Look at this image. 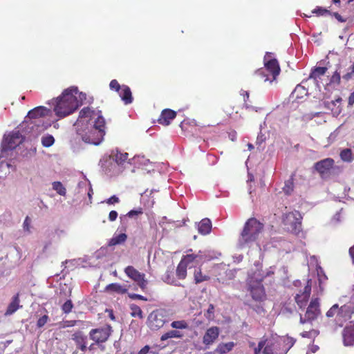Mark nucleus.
<instances>
[{"label": "nucleus", "instance_id": "1", "mask_svg": "<svg viewBox=\"0 0 354 354\" xmlns=\"http://www.w3.org/2000/svg\"><path fill=\"white\" fill-rule=\"evenodd\" d=\"M78 93L77 87L72 86L65 89L62 95L57 99L54 108L55 114L62 118L73 113L80 106L76 97Z\"/></svg>", "mask_w": 354, "mask_h": 354}, {"label": "nucleus", "instance_id": "2", "mask_svg": "<svg viewBox=\"0 0 354 354\" xmlns=\"http://www.w3.org/2000/svg\"><path fill=\"white\" fill-rule=\"evenodd\" d=\"M263 227V224L257 218L252 217L248 219L239 237L237 247L239 249L250 248L258 240Z\"/></svg>", "mask_w": 354, "mask_h": 354}, {"label": "nucleus", "instance_id": "3", "mask_svg": "<svg viewBox=\"0 0 354 354\" xmlns=\"http://www.w3.org/2000/svg\"><path fill=\"white\" fill-rule=\"evenodd\" d=\"M353 314L354 306L351 303H347L341 306L335 304L326 313V317L330 322L332 329L337 330L350 320Z\"/></svg>", "mask_w": 354, "mask_h": 354}, {"label": "nucleus", "instance_id": "4", "mask_svg": "<svg viewBox=\"0 0 354 354\" xmlns=\"http://www.w3.org/2000/svg\"><path fill=\"white\" fill-rule=\"evenodd\" d=\"M272 53L267 52L264 56V68L258 69L255 75L263 82H272L279 75L281 68L278 61L272 58Z\"/></svg>", "mask_w": 354, "mask_h": 354}, {"label": "nucleus", "instance_id": "5", "mask_svg": "<svg viewBox=\"0 0 354 354\" xmlns=\"http://www.w3.org/2000/svg\"><path fill=\"white\" fill-rule=\"evenodd\" d=\"M77 134L84 142L97 145L103 140L105 131H97L92 127V124H88L77 129Z\"/></svg>", "mask_w": 354, "mask_h": 354}, {"label": "nucleus", "instance_id": "6", "mask_svg": "<svg viewBox=\"0 0 354 354\" xmlns=\"http://www.w3.org/2000/svg\"><path fill=\"white\" fill-rule=\"evenodd\" d=\"M302 216L298 211L290 212L283 215L282 221L292 234L298 235L302 231Z\"/></svg>", "mask_w": 354, "mask_h": 354}, {"label": "nucleus", "instance_id": "7", "mask_svg": "<svg viewBox=\"0 0 354 354\" xmlns=\"http://www.w3.org/2000/svg\"><path fill=\"white\" fill-rule=\"evenodd\" d=\"M167 312L165 309H156L147 317V326L151 330H158L167 322Z\"/></svg>", "mask_w": 354, "mask_h": 354}, {"label": "nucleus", "instance_id": "8", "mask_svg": "<svg viewBox=\"0 0 354 354\" xmlns=\"http://www.w3.org/2000/svg\"><path fill=\"white\" fill-rule=\"evenodd\" d=\"M320 299L318 297L313 298L306 310L304 316L300 315V323L302 324L312 323L321 315Z\"/></svg>", "mask_w": 354, "mask_h": 354}, {"label": "nucleus", "instance_id": "9", "mask_svg": "<svg viewBox=\"0 0 354 354\" xmlns=\"http://www.w3.org/2000/svg\"><path fill=\"white\" fill-rule=\"evenodd\" d=\"M335 160L331 158H326L314 164V169L318 172L322 178H328L334 167Z\"/></svg>", "mask_w": 354, "mask_h": 354}, {"label": "nucleus", "instance_id": "10", "mask_svg": "<svg viewBox=\"0 0 354 354\" xmlns=\"http://www.w3.org/2000/svg\"><path fill=\"white\" fill-rule=\"evenodd\" d=\"M124 273L132 281L136 282L140 289L145 291L147 288L148 281L145 279V274L140 272L132 266H128L124 269Z\"/></svg>", "mask_w": 354, "mask_h": 354}, {"label": "nucleus", "instance_id": "11", "mask_svg": "<svg viewBox=\"0 0 354 354\" xmlns=\"http://www.w3.org/2000/svg\"><path fill=\"white\" fill-rule=\"evenodd\" d=\"M111 331V326L110 325H105L102 327L91 330L89 337L96 344L104 343L110 337Z\"/></svg>", "mask_w": 354, "mask_h": 354}, {"label": "nucleus", "instance_id": "12", "mask_svg": "<svg viewBox=\"0 0 354 354\" xmlns=\"http://www.w3.org/2000/svg\"><path fill=\"white\" fill-rule=\"evenodd\" d=\"M254 282H247V289L253 300L259 302L266 299V293L263 284H254Z\"/></svg>", "mask_w": 354, "mask_h": 354}, {"label": "nucleus", "instance_id": "13", "mask_svg": "<svg viewBox=\"0 0 354 354\" xmlns=\"http://www.w3.org/2000/svg\"><path fill=\"white\" fill-rule=\"evenodd\" d=\"M311 294V280H308L307 284L304 288V290L297 294L295 297V301L299 308H304L306 306Z\"/></svg>", "mask_w": 354, "mask_h": 354}, {"label": "nucleus", "instance_id": "14", "mask_svg": "<svg viewBox=\"0 0 354 354\" xmlns=\"http://www.w3.org/2000/svg\"><path fill=\"white\" fill-rule=\"evenodd\" d=\"M94 114L95 113L88 107L82 109L76 122L77 129L84 127V126L90 124L92 118H94Z\"/></svg>", "mask_w": 354, "mask_h": 354}, {"label": "nucleus", "instance_id": "15", "mask_svg": "<svg viewBox=\"0 0 354 354\" xmlns=\"http://www.w3.org/2000/svg\"><path fill=\"white\" fill-rule=\"evenodd\" d=\"M23 141V138L19 131H15L4 138V144L8 149H13Z\"/></svg>", "mask_w": 354, "mask_h": 354}, {"label": "nucleus", "instance_id": "16", "mask_svg": "<svg viewBox=\"0 0 354 354\" xmlns=\"http://www.w3.org/2000/svg\"><path fill=\"white\" fill-rule=\"evenodd\" d=\"M220 333L219 328L217 326H212L209 328L203 337V343L209 346L212 345L218 337Z\"/></svg>", "mask_w": 354, "mask_h": 354}, {"label": "nucleus", "instance_id": "17", "mask_svg": "<svg viewBox=\"0 0 354 354\" xmlns=\"http://www.w3.org/2000/svg\"><path fill=\"white\" fill-rule=\"evenodd\" d=\"M343 340L346 346L354 345V322H349V323L344 328Z\"/></svg>", "mask_w": 354, "mask_h": 354}, {"label": "nucleus", "instance_id": "18", "mask_svg": "<svg viewBox=\"0 0 354 354\" xmlns=\"http://www.w3.org/2000/svg\"><path fill=\"white\" fill-rule=\"evenodd\" d=\"M177 113L170 109H163L158 119V122L164 126H168L176 117Z\"/></svg>", "mask_w": 354, "mask_h": 354}, {"label": "nucleus", "instance_id": "19", "mask_svg": "<svg viewBox=\"0 0 354 354\" xmlns=\"http://www.w3.org/2000/svg\"><path fill=\"white\" fill-rule=\"evenodd\" d=\"M71 339L75 342L77 348L81 351L86 352L87 349V337L82 332L77 331L72 335Z\"/></svg>", "mask_w": 354, "mask_h": 354}, {"label": "nucleus", "instance_id": "20", "mask_svg": "<svg viewBox=\"0 0 354 354\" xmlns=\"http://www.w3.org/2000/svg\"><path fill=\"white\" fill-rule=\"evenodd\" d=\"M50 111L49 109L44 106H37L29 111L26 118L29 119H40L48 115Z\"/></svg>", "mask_w": 354, "mask_h": 354}, {"label": "nucleus", "instance_id": "21", "mask_svg": "<svg viewBox=\"0 0 354 354\" xmlns=\"http://www.w3.org/2000/svg\"><path fill=\"white\" fill-rule=\"evenodd\" d=\"M332 1L338 8L345 7L344 10L348 14V17L354 11V0H332Z\"/></svg>", "mask_w": 354, "mask_h": 354}, {"label": "nucleus", "instance_id": "22", "mask_svg": "<svg viewBox=\"0 0 354 354\" xmlns=\"http://www.w3.org/2000/svg\"><path fill=\"white\" fill-rule=\"evenodd\" d=\"M90 124H92V127L97 131H105V120L101 114L95 113L94 118H92Z\"/></svg>", "mask_w": 354, "mask_h": 354}, {"label": "nucleus", "instance_id": "23", "mask_svg": "<svg viewBox=\"0 0 354 354\" xmlns=\"http://www.w3.org/2000/svg\"><path fill=\"white\" fill-rule=\"evenodd\" d=\"M118 94L125 104H129L132 103V93L130 88L128 86L124 84L122 85V89Z\"/></svg>", "mask_w": 354, "mask_h": 354}, {"label": "nucleus", "instance_id": "24", "mask_svg": "<svg viewBox=\"0 0 354 354\" xmlns=\"http://www.w3.org/2000/svg\"><path fill=\"white\" fill-rule=\"evenodd\" d=\"M19 293H17L13 297L11 302L9 304L7 310L6 311V315H10L15 313L19 308H21L22 306L19 305Z\"/></svg>", "mask_w": 354, "mask_h": 354}, {"label": "nucleus", "instance_id": "25", "mask_svg": "<svg viewBox=\"0 0 354 354\" xmlns=\"http://www.w3.org/2000/svg\"><path fill=\"white\" fill-rule=\"evenodd\" d=\"M266 276L261 270H256L249 275L247 282H254V284H262Z\"/></svg>", "mask_w": 354, "mask_h": 354}, {"label": "nucleus", "instance_id": "26", "mask_svg": "<svg viewBox=\"0 0 354 354\" xmlns=\"http://www.w3.org/2000/svg\"><path fill=\"white\" fill-rule=\"evenodd\" d=\"M212 230V223L209 218H203L198 223V232L201 234L206 235L208 234Z\"/></svg>", "mask_w": 354, "mask_h": 354}, {"label": "nucleus", "instance_id": "27", "mask_svg": "<svg viewBox=\"0 0 354 354\" xmlns=\"http://www.w3.org/2000/svg\"><path fill=\"white\" fill-rule=\"evenodd\" d=\"M106 290L110 292H115L118 294L123 295L127 292L128 289L118 283H110L106 286Z\"/></svg>", "mask_w": 354, "mask_h": 354}, {"label": "nucleus", "instance_id": "28", "mask_svg": "<svg viewBox=\"0 0 354 354\" xmlns=\"http://www.w3.org/2000/svg\"><path fill=\"white\" fill-rule=\"evenodd\" d=\"M234 346L235 344L233 342L220 343L214 350V353L218 354H226L231 351Z\"/></svg>", "mask_w": 354, "mask_h": 354}, {"label": "nucleus", "instance_id": "29", "mask_svg": "<svg viewBox=\"0 0 354 354\" xmlns=\"http://www.w3.org/2000/svg\"><path fill=\"white\" fill-rule=\"evenodd\" d=\"M194 279L195 283L198 284L204 281H209L210 279V277L204 274L201 268H197L195 269L194 272Z\"/></svg>", "mask_w": 354, "mask_h": 354}, {"label": "nucleus", "instance_id": "30", "mask_svg": "<svg viewBox=\"0 0 354 354\" xmlns=\"http://www.w3.org/2000/svg\"><path fill=\"white\" fill-rule=\"evenodd\" d=\"M127 239V235L125 233L115 234L109 241V246H114L124 243Z\"/></svg>", "mask_w": 354, "mask_h": 354}, {"label": "nucleus", "instance_id": "31", "mask_svg": "<svg viewBox=\"0 0 354 354\" xmlns=\"http://www.w3.org/2000/svg\"><path fill=\"white\" fill-rule=\"evenodd\" d=\"M307 89L304 86L298 84L295 87L291 95L292 98L297 100L303 98L304 96L307 95Z\"/></svg>", "mask_w": 354, "mask_h": 354}, {"label": "nucleus", "instance_id": "32", "mask_svg": "<svg viewBox=\"0 0 354 354\" xmlns=\"http://www.w3.org/2000/svg\"><path fill=\"white\" fill-rule=\"evenodd\" d=\"M328 70V68L324 67H315V68L312 69L309 78L317 80L318 78H320L322 76L324 75Z\"/></svg>", "mask_w": 354, "mask_h": 354}, {"label": "nucleus", "instance_id": "33", "mask_svg": "<svg viewBox=\"0 0 354 354\" xmlns=\"http://www.w3.org/2000/svg\"><path fill=\"white\" fill-rule=\"evenodd\" d=\"M241 95L243 96V101H244V106L246 109L249 110H254L255 111H257V109L254 106H253L250 102V93L248 91L241 90Z\"/></svg>", "mask_w": 354, "mask_h": 354}, {"label": "nucleus", "instance_id": "34", "mask_svg": "<svg viewBox=\"0 0 354 354\" xmlns=\"http://www.w3.org/2000/svg\"><path fill=\"white\" fill-rule=\"evenodd\" d=\"M340 158L344 162H351L353 160V156L351 149H344L339 153Z\"/></svg>", "mask_w": 354, "mask_h": 354}, {"label": "nucleus", "instance_id": "35", "mask_svg": "<svg viewBox=\"0 0 354 354\" xmlns=\"http://www.w3.org/2000/svg\"><path fill=\"white\" fill-rule=\"evenodd\" d=\"M187 266L184 265V263H178L177 268H176V276L179 279H185L187 277Z\"/></svg>", "mask_w": 354, "mask_h": 354}, {"label": "nucleus", "instance_id": "36", "mask_svg": "<svg viewBox=\"0 0 354 354\" xmlns=\"http://www.w3.org/2000/svg\"><path fill=\"white\" fill-rule=\"evenodd\" d=\"M131 316L133 317L143 318V312L140 306L135 304L130 305Z\"/></svg>", "mask_w": 354, "mask_h": 354}, {"label": "nucleus", "instance_id": "37", "mask_svg": "<svg viewBox=\"0 0 354 354\" xmlns=\"http://www.w3.org/2000/svg\"><path fill=\"white\" fill-rule=\"evenodd\" d=\"M182 336H183V335L181 334V333L178 330H170V331L163 334L160 337V340L165 341L169 338H174V337L180 338V337H182Z\"/></svg>", "mask_w": 354, "mask_h": 354}, {"label": "nucleus", "instance_id": "38", "mask_svg": "<svg viewBox=\"0 0 354 354\" xmlns=\"http://www.w3.org/2000/svg\"><path fill=\"white\" fill-rule=\"evenodd\" d=\"M341 74L339 66L330 79V84L339 85L341 82Z\"/></svg>", "mask_w": 354, "mask_h": 354}, {"label": "nucleus", "instance_id": "39", "mask_svg": "<svg viewBox=\"0 0 354 354\" xmlns=\"http://www.w3.org/2000/svg\"><path fill=\"white\" fill-rule=\"evenodd\" d=\"M198 257V256L197 254H187L182 257L180 262L184 263V265L188 266L190 263L194 262Z\"/></svg>", "mask_w": 354, "mask_h": 354}, {"label": "nucleus", "instance_id": "40", "mask_svg": "<svg viewBox=\"0 0 354 354\" xmlns=\"http://www.w3.org/2000/svg\"><path fill=\"white\" fill-rule=\"evenodd\" d=\"M53 189L61 196H65L66 194V188L63 186L61 182L55 181L53 183Z\"/></svg>", "mask_w": 354, "mask_h": 354}, {"label": "nucleus", "instance_id": "41", "mask_svg": "<svg viewBox=\"0 0 354 354\" xmlns=\"http://www.w3.org/2000/svg\"><path fill=\"white\" fill-rule=\"evenodd\" d=\"M129 154L127 153L118 152L115 156V160L118 165L124 164L128 159Z\"/></svg>", "mask_w": 354, "mask_h": 354}, {"label": "nucleus", "instance_id": "42", "mask_svg": "<svg viewBox=\"0 0 354 354\" xmlns=\"http://www.w3.org/2000/svg\"><path fill=\"white\" fill-rule=\"evenodd\" d=\"M55 142V138L51 135H46L41 138V144L45 147H51Z\"/></svg>", "mask_w": 354, "mask_h": 354}, {"label": "nucleus", "instance_id": "43", "mask_svg": "<svg viewBox=\"0 0 354 354\" xmlns=\"http://www.w3.org/2000/svg\"><path fill=\"white\" fill-rule=\"evenodd\" d=\"M171 326L176 329H186L189 327V325L185 320H180L172 322Z\"/></svg>", "mask_w": 354, "mask_h": 354}, {"label": "nucleus", "instance_id": "44", "mask_svg": "<svg viewBox=\"0 0 354 354\" xmlns=\"http://www.w3.org/2000/svg\"><path fill=\"white\" fill-rule=\"evenodd\" d=\"M273 343L266 338V344L263 348L262 353L263 354H274V348Z\"/></svg>", "mask_w": 354, "mask_h": 354}, {"label": "nucleus", "instance_id": "45", "mask_svg": "<svg viewBox=\"0 0 354 354\" xmlns=\"http://www.w3.org/2000/svg\"><path fill=\"white\" fill-rule=\"evenodd\" d=\"M266 344V338L263 337L259 342L257 347L254 348V354H261Z\"/></svg>", "mask_w": 354, "mask_h": 354}, {"label": "nucleus", "instance_id": "46", "mask_svg": "<svg viewBox=\"0 0 354 354\" xmlns=\"http://www.w3.org/2000/svg\"><path fill=\"white\" fill-rule=\"evenodd\" d=\"M205 317L209 319H213L214 317V306L212 304L209 305V307L206 312L205 313Z\"/></svg>", "mask_w": 354, "mask_h": 354}, {"label": "nucleus", "instance_id": "47", "mask_svg": "<svg viewBox=\"0 0 354 354\" xmlns=\"http://www.w3.org/2000/svg\"><path fill=\"white\" fill-rule=\"evenodd\" d=\"M293 187L292 179H290L286 182L285 186L283 188V192L287 194H290L293 191Z\"/></svg>", "mask_w": 354, "mask_h": 354}, {"label": "nucleus", "instance_id": "48", "mask_svg": "<svg viewBox=\"0 0 354 354\" xmlns=\"http://www.w3.org/2000/svg\"><path fill=\"white\" fill-rule=\"evenodd\" d=\"M109 87L111 90L115 91L119 93L122 89V86L116 80H112L109 84Z\"/></svg>", "mask_w": 354, "mask_h": 354}, {"label": "nucleus", "instance_id": "49", "mask_svg": "<svg viewBox=\"0 0 354 354\" xmlns=\"http://www.w3.org/2000/svg\"><path fill=\"white\" fill-rule=\"evenodd\" d=\"M73 307V305L71 300H67L62 305V309L64 313H69L71 311Z\"/></svg>", "mask_w": 354, "mask_h": 354}, {"label": "nucleus", "instance_id": "50", "mask_svg": "<svg viewBox=\"0 0 354 354\" xmlns=\"http://www.w3.org/2000/svg\"><path fill=\"white\" fill-rule=\"evenodd\" d=\"M283 343L286 347V350L288 351L295 343V339L291 337H286L283 339Z\"/></svg>", "mask_w": 354, "mask_h": 354}, {"label": "nucleus", "instance_id": "51", "mask_svg": "<svg viewBox=\"0 0 354 354\" xmlns=\"http://www.w3.org/2000/svg\"><path fill=\"white\" fill-rule=\"evenodd\" d=\"M313 13H315L317 16H324L326 14H330V11L326 8L322 7H317L312 11Z\"/></svg>", "mask_w": 354, "mask_h": 354}, {"label": "nucleus", "instance_id": "52", "mask_svg": "<svg viewBox=\"0 0 354 354\" xmlns=\"http://www.w3.org/2000/svg\"><path fill=\"white\" fill-rule=\"evenodd\" d=\"M142 214H143L142 208V207H139L137 209H132V210L129 211L127 214L126 216H128L129 218H132L133 216L141 215Z\"/></svg>", "mask_w": 354, "mask_h": 354}, {"label": "nucleus", "instance_id": "53", "mask_svg": "<svg viewBox=\"0 0 354 354\" xmlns=\"http://www.w3.org/2000/svg\"><path fill=\"white\" fill-rule=\"evenodd\" d=\"M49 317L47 315H44V316L41 317L37 322V326L38 328L43 327L48 321Z\"/></svg>", "mask_w": 354, "mask_h": 354}, {"label": "nucleus", "instance_id": "54", "mask_svg": "<svg viewBox=\"0 0 354 354\" xmlns=\"http://www.w3.org/2000/svg\"><path fill=\"white\" fill-rule=\"evenodd\" d=\"M104 202L108 205H113L115 203H118L120 202V199L118 196L113 195L109 198L108 199H106Z\"/></svg>", "mask_w": 354, "mask_h": 354}, {"label": "nucleus", "instance_id": "55", "mask_svg": "<svg viewBox=\"0 0 354 354\" xmlns=\"http://www.w3.org/2000/svg\"><path fill=\"white\" fill-rule=\"evenodd\" d=\"M129 297L131 299H138L142 301H148V299L141 295L136 294V293H131L129 295Z\"/></svg>", "mask_w": 354, "mask_h": 354}, {"label": "nucleus", "instance_id": "56", "mask_svg": "<svg viewBox=\"0 0 354 354\" xmlns=\"http://www.w3.org/2000/svg\"><path fill=\"white\" fill-rule=\"evenodd\" d=\"M30 218L28 216H26L24 222V228L28 232H30Z\"/></svg>", "mask_w": 354, "mask_h": 354}, {"label": "nucleus", "instance_id": "57", "mask_svg": "<svg viewBox=\"0 0 354 354\" xmlns=\"http://www.w3.org/2000/svg\"><path fill=\"white\" fill-rule=\"evenodd\" d=\"M118 212L115 210H112L109 214V220L111 222L115 221L118 217Z\"/></svg>", "mask_w": 354, "mask_h": 354}, {"label": "nucleus", "instance_id": "58", "mask_svg": "<svg viewBox=\"0 0 354 354\" xmlns=\"http://www.w3.org/2000/svg\"><path fill=\"white\" fill-rule=\"evenodd\" d=\"M354 104V91L352 92L348 98V106H352Z\"/></svg>", "mask_w": 354, "mask_h": 354}, {"label": "nucleus", "instance_id": "59", "mask_svg": "<svg viewBox=\"0 0 354 354\" xmlns=\"http://www.w3.org/2000/svg\"><path fill=\"white\" fill-rule=\"evenodd\" d=\"M333 16L340 22H346L347 18L342 17L338 12H334Z\"/></svg>", "mask_w": 354, "mask_h": 354}, {"label": "nucleus", "instance_id": "60", "mask_svg": "<svg viewBox=\"0 0 354 354\" xmlns=\"http://www.w3.org/2000/svg\"><path fill=\"white\" fill-rule=\"evenodd\" d=\"M149 346H145L142 349L140 350V351L138 353V354H147L149 351Z\"/></svg>", "mask_w": 354, "mask_h": 354}, {"label": "nucleus", "instance_id": "61", "mask_svg": "<svg viewBox=\"0 0 354 354\" xmlns=\"http://www.w3.org/2000/svg\"><path fill=\"white\" fill-rule=\"evenodd\" d=\"M342 102V98L341 97H337L335 100L331 101L330 104L335 105L337 103L340 104Z\"/></svg>", "mask_w": 354, "mask_h": 354}, {"label": "nucleus", "instance_id": "62", "mask_svg": "<svg viewBox=\"0 0 354 354\" xmlns=\"http://www.w3.org/2000/svg\"><path fill=\"white\" fill-rule=\"evenodd\" d=\"M349 254L351 255L353 261L354 263V245L350 248L349 249Z\"/></svg>", "mask_w": 354, "mask_h": 354}, {"label": "nucleus", "instance_id": "63", "mask_svg": "<svg viewBox=\"0 0 354 354\" xmlns=\"http://www.w3.org/2000/svg\"><path fill=\"white\" fill-rule=\"evenodd\" d=\"M274 274V272L272 270L268 271L266 274H264L266 277L270 276Z\"/></svg>", "mask_w": 354, "mask_h": 354}, {"label": "nucleus", "instance_id": "64", "mask_svg": "<svg viewBox=\"0 0 354 354\" xmlns=\"http://www.w3.org/2000/svg\"><path fill=\"white\" fill-rule=\"evenodd\" d=\"M255 344L254 342H250V347H254Z\"/></svg>", "mask_w": 354, "mask_h": 354}]
</instances>
